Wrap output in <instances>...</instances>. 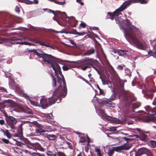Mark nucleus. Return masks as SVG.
Listing matches in <instances>:
<instances>
[{"label":"nucleus","instance_id":"bb28decb","mask_svg":"<svg viewBox=\"0 0 156 156\" xmlns=\"http://www.w3.org/2000/svg\"><path fill=\"white\" fill-rule=\"evenodd\" d=\"M36 133H37L41 134V133H44L46 131L40 128L38 129H36L35 130Z\"/></svg>","mask_w":156,"mask_h":156},{"label":"nucleus","instance_id":"052dcab7","mask_svg":"<svg viewBox=\"0 0 156 156\" xmlns=\"http://www.w3.org/2000/svg\"><path fill=\"white\" fill-rule=\"evenodd\" d=\"M119 51V49L116 50L115 49H114L112 51L113 52L115 53L118 54Z\"/></svg>","mask_w":156,"mask_h":156},{"label":"nucleus","instance_id":"864d4df0","mask_svg":"<svg viewBox=\"0 0 156 156\" xmlns=\"http://www.w3.org/2000/svg\"><path fill=\"white\" fill-rule=\"evenodd\" d=\"M81 0H76V1L77 2L80 4L81 5H84V3L83 2H81Z\"/></svg>","mask_w":156,"mask_h":156},{"label":"nucleus","instance_id":"0eeeda50","mask_svg":"<svg viewBox=\"0 0 156 156\" xmlns=\"http://www.w3.org/2000/svg\"><path fill=\"white\" fill-rule=\"evenodd\" d=\"M94 62L93 58H87L83 59L80 65L81 69L85 71L87 68H90Z\"/></svg>","mask_w":156,"mask_h":156},{"label":"nucleus","instance_id":"393cba45","mask_svg":"<svg viewBox=\"0 0 156 156\" xmlns=\"http://www.w3.org/2000/svg\"><path fill=\"white\" fill-rule=\"evenodd\" d=\"M97 60L94 59V62L93 64V65L91 66V67L92 66L94 69L96 71L99 72V70L98 69V67L97 65H95L96 62Z\"/></svg>","mask_w":156,"mask_h":156},{"label":"nucleus","instance_id":"774afa93","mask_svg":"<svg viewBox=\"0 0 156 156\" xmlns=\"http://www.w3.org/2000/svg\"><path fill=\"white\" fill-rule=\"evenodd\" d=\"M28 113L29 114H30V117H31L32 115V113L31 111L30 110L28 111Z\"/></svg>","mask_w":156,"mask_h":156},{"label":"nucleus","instance_id":"2f4dec72","mask_svg":"<svg viewBox=\"0 0 156 156\" xmlns=\"http://www.w3.org/2000/svg\"><path fill=\"white\" fill-rule=\"evenodd\" d=\"M116 128L117 127H111L109 128V130L111 132H115L116 130Z\"/></svg>","mask_w":156,"mask_h":156},{"label":"nucleus","instance_id":"7ed1b4c3","mask_svg":"<svg viewBox=\"0 0 156 156\" xmlns=\"http://www.w3.org/2000/svg\"><path fill=\"white\" fill-rule=\"evenodd\" d=\"M120 89L121 90V94L119 95V98L122 96L123 95L124 98L125 100L127 102L129 103H131V106L132 108V110L133 112L134 109L139 108V105L136 103L133 102L135 99L134 97L130 96V94L127 91L125 90L124 89V83L123 82H120Z\"/></svg>","mask_w":156,"mask_h":156},{"label":"nucleus","instance_id":"0e129e2a","mask_svg":"<svg viewBox=\"0 0 156 156\" xmlns=\"http://www.w3.org/2000/svg\"><path fill=\"white\" fill-rule=\"evenodd\" d=\"M117 69L119 70H122L123 69V66H119L117 67Z\"/></svg>","mask_w":156,"mask_h":156},{"label":"nucleus","instance_id":"ea45409f","mask_svg":"<svg viewBox=\"0 0 156 156\" xmlns=\"http://www.w3.org/2000/svg\"><path fill=\"white\" fill-rule=\"evenodd\" d=\"M24 44L29 45H35V44L33 43L26 41L24 42Z\"/></svg>","mask_w":156,"mask_h":156},{"label":"nucleus","instance_id":"4be33fe9","mask_svg":"<svg viewBox=\"0 0 156 156\" xmlns=\"http://www.w3.org/2000/svg\"><path fill=\"white\" fill-rule=\"evenodd\" d=\"M47 156H57L56 152L53 151H48L46 152Z\"/></svg>","mask_w":156,"mask_h":156},{"label":"nucleus","instance_id":"69168bd1","mask_svg":"<svg viewBox=\"0 0 156 156\" xmlns=\"http://www.w3.org/2000/svg\"><path fill=\"white\" fill-rule=\"evenodd\" d=\"M71 43L74 46H76V44L73 41L71 40Z\"/></svg>","mask_w":156,"mask_h":156},{"label":"nucleus","instance_id":"e433bc0d","mask_svg":"<svg viewBox=\"0 0 156 156\" xmlns=\"http://www.w3.org/2000/svg\"><path fill=\"white\" fill-rule=\"evenodd\" d=\"M5 107V105L3 103H0V111L1 112L2 110H1V109H3Z\"/></svg>","mask_w":156,"mask_h":156},{"label":"nucleus","instance_id":"09e8293b","mask_svg":"<svg viewBox=\"0 0 156 156\" xmlns=\"http://www.w3.org/2000/svg\"><path fill=\"white\" fill-rule=\"evenodd\" d=\"M64 71H67L69 69V68L67 66H63L62 67Z\"/></svg>","mask_w":156,"mask_h":156},{"label":"nucleus","instance_id":"39448f33","mask_svg":"<svg viewBox=\"0 0 156 156\" xmlns=\"http://www.w3.org/2000/svg\"><path fill=\"white\" fill-rule=\"evenodd\" d=\"M52 68L55 71V76L57 78V82L58 83H61L65 85L66 82L63 75L61 71V68L59 65L57 63L54 65H52Z\"/></svg>","mask_w":156,"mask_h":156},{"label":"nucleus","instance_id":"8fccbe9b","mask_svg":"<svg viewBox=\"0 0 156 156\" xmlns=\"http://www.w3.org/2000/svg\"><path fill=\"white\" fill-rule=\"evenodd\" d=\"M15 11L18 13L20 12L19 8L18 6H16L15 8Z\"/></svg>","mask_w":156,"mask_h":156},{"label":"nucleus","instance_id":"f257e3e1","mask_svg":"<svg viewBox=\"0 0 156 156\" xmlns=\"http://www.w3.org/2000/svg\"><path fill=\"white\" fill-rule=\"evenodd\" d=\"M125 22L127 27L125 32L126 39L130 43H133L137 48L144 49L143 44L136 37V35L141 33L139 29L133 25H131L132 23L129 19H126Z\"/></svg>","mask_w":156,"mask_h":156},{"label":"nucleus","instance_id":"4468645a","mask_svg":"<svg viewBox=\"0 0 156 156\" xmlns=\"http://www.w3.org/2000/svg\"><path fill=\"white\" fill-rule=\"evenodd\" d=\"M30 41L36 44H39L41 45L45 46L47 47H49V45L42 42L41 41H42L43 40L41 39H40L39 38L32 39Z\"/></svg>","mask_w":156,"mask_h":156},{"label":"nucleus","instance_id":"4c0bfd02","mask_svg":"<svg viewBox=\"0 0 156 156\" xmlns=\"http://www.w3.org/2000/svg\"><path fill=\"white\" fill-rule=\"evenodd\" d=\"M86 141V139L83 137H81L80 138V142L81 143H84Z\"/></svg>","mask_w":156,"mask_h":156},{"label":"nucleus","instance_id":"79ce46f5","mask_svg":"<svg viewBox=\"0 0 156 156\" xmlns=\"http://www.w3.org/2000/svg\"><path fill=\"white\" fill-rule=\"evenodd\" d=\"M119 51H121L123 53V55H127V54L128 51L126 50H121V49H119Z\"/></svg>","mask_w":156,"mask_h":156},{"label":"nucleus","instance_id":"680f3d73","mask_svg":"<svg viewBox=\"0 0 156 156\" xmlns=\"http://www.w3.org/2000/svg\"><path fill=\"white\" fill-rule=\"evenodd\" d=\"M91 29L93 30H98L99 29V28L97 27H93L91 28Z\"/></svg>","mask_w":156,"mask_h":156},{"label":"nucleus","instance_id":"bf43d9fd","mask_svg":"<svg viewBox=\"0 0 156 156\" xmlns=\"http://www.w3.org/2000/svg\"><path fill=\"white\" fill-rule=\"evenodd\" d=\"M114 153V151L113 150H110L108 152V154L111 155L113 154Z\"/></svg>","mask_w":156,"mask_h":156},{"label":"nucleus","instance_id":"f3484780","mask_svg":"<svg viewBox=\"0 0 156 156\" xmlns=\"http://www.w3.org/2000/svg\"><path fill=\"white\" fill-rule=\"evenodd\" d=\"M115 17L113 12H108L107 13V15L106 16L105 19H110L112 20H113L114 18V17Z\"/></svg>","mask_w":156,"mask_h":156},{"label":"nucleus","instance_id":"7c9ffc66","mask_svg":"<svg viewBox=\"0 0 156 156\" xmlns=\"http://www.w3.org/2000/svg\"><path fill=\"white\" fill-rule=\"evenodd\" d=\"M106 118L108 120L111 121H115L116 120V119L110 116H105Z\"/></svg>","mask_w":156,"mask_h":156},{"label":"nucleus","instance_id":"58836bf2","mask_svg":"<svg viewBox=\"0 0 156 156\" xmlns=\"http://www.w3.org/2000/svg\"><path fill=\"white\" fill-rule=\"evenodd\" d=\"M32 4H37L39 3V0H31Z\"/></svg>","mask_w":156,"mask_h":156},{"label":"nucleus","instance_id":"a878e982","mask_svg":"<svg viewBox=\"0 0 156 156\" xmlns=\"http://www.w3.org/2000/svg\"><path fill=\"white\" fill-rule=\"evenodd\" d=\"M1 143L2 144H10V143L9 141L7 139H5L4 138H3L1 140Z\"/></svg>","mask_w":156,"mask_h":156},{"label":"nucleus","instance_id":"5701e85b","mask_svg":"<svg viewBox=\"0 0 156 156\" xmlns=\"http://www.w3.org/2000/svg\"><path fill=\"white\" fill-rule=\"evenodd\" d=\"M97 111L98 114L101 116L104 117L105 116H106L103 110L98 109L97 110Z\"/></svg>","mask_w":156,"mask_h":156},{"label":"nucleus","instance_id":"20e7f679","mask_svg":"<svg viewBox=\"0 0 156 156\" xmlns=\"http://www.w3.org/2000/svg\"><path fill=\"white\" fill-rule=\"evenodd\" d=\"M59 85L57 88H56L55 90L53 96H55L58 99V103H59L61 100V96L64 98L66 95L67 93V89L66 87V83L65 85L63 84L62 85V83H59Z\"/></svg>","mask_w":156,"mask_h":156},{"label":"nucleus","instance_id":"603ef678","mask_svg":"<svg viewBox=\"0 0 156 156\" xmlns=\"http://www.w3.org/2000/svg\"><path fill=\"white\" fill-rule=\"evenodd\" d=\"M4 124H5L4 120L3 119H0V124L2 125H3Z\"/></svg>","mask_w":156,"mask_h":156},{"label":"nucleus","instance_id":"f8f14e48","mask_svg":"<svg viewBox=\"0 0 156 156\" xmlns=\"http://www.w3.org/2000/svg\"><path fill=\"white\" fill-rule=\"evenodd\" d=\"M40 104L42 107H47L49 106L48 99L47 98H42L40 100Z\"/></svg>","mask_w":156,"mask_h":156},{"label":"nucleus","instance_id":"49530a36","mask_svg":"<svg viewBox=\"0 0 156 156\" xmlns=\"http://www.w3.org/2000/svg\"><path fill=\"white\" fill-rule=\"evenodd\" d=\"M86 33L85 32L79 33L77 32L76 33V35H78L79 36H83Z\"/></svg>","mask_w":156,"mask_h":156},{"label":"nucleus","instance_id":"ddd939ff","mask_svg":"<svg viewBox=\"0 0 156 156\" xmlns=\"http://www.w3.org/2000/svg\"><path fill=\"white\" fill-rule=\"evenodd\" d=\"M99 102L101 105L102 106H111V105L113 104V103H112L111 102L109 101L107 99L100 100L99 101Z\"/></svg>","mask_w":156,"mask_h":156},{"label":"nucleus","instance_id":"3c124183","mask_svg":"<svg viewBox=\"0 0 156 156\" xmlns=\"http://www.w3.org/2000/svg\"><path fill=\"white\" fill-rule=\"evenodd\" d=\"M122 140L127 141H128L129 140H130V139L129 138H127L126 137H122Z\"/></svg>","mask_w":156,"mask_h":156},{"label":"nucleus","instance_id":"f704fd0d","mask_svg":"<svg viewBox=\"0 0 156 156\" xmlns=\"http://www.w3.org/2000/svg\"><path fill=\"white\" fill-rule=\"evenodd\" d=\"M116 93L114 92L113 95L111 96L110 99L112 100H115L116 97Z\"/></svg>","mask_w":156,"mask_h":156},{"label":"nucleus","instance_id":"13d9d810","mask_svg":"<svg viewBox=\"0 0 156 156\" xmlns=\"http://www.w3.org/2000/svg\"><path fill=\"white\" fill-rule=\"evenodd\" d=\"M80 78L87 83H88V81L87 80H86L84 78H83L81 77Z\"/></svg>","mask_w":156,"mask_h":156},{"label":"nucleus","instance_id":"9d476101","mask_svg":"<svg viewBox=\"0 0 156 156\" xmlns=\"http://www.w3.org/2000/svg\"><path fill=\"white\" fill-rule=\"evenodd\" d=\"M129 144L126 143L122 145L114 147L113 148V150L117 152H119L122 150H128L131 147V145H128Z\"/></svg>","mask_w":156,"mask_h":156},{"label":"nucleus","instance_id":"c85d7f7f","mask_svg":"<svg viewBox=\"0 0 156 156\" xmlns=\"http://www.w3.org/2000/svg\"><path fill=\"white\" fill-rule=\"evenodd\" d=\"M132 1L135 3H139L141 4H144V3L142 0H132Z\"/></svg>","mask_w":156,"mask_h":156},{"label":"nucleus","instance_id":"4d7b16f0","mask_svg":"<svg viewBox=\"0 0 156 156\" xmlns=\"http://www.w3.org/2000/svg\"><path fill=\"white\" fill-rule=\"evenodd\" d=\"M130 137H134L135 138H136L138 137V135H133L129 136Z\"/></svg>","mask_w":156,"mask_h":156},{"label":"nucleus","instance_id":"6ab92c4d","mask_svg":"<svg viewBox=\"0 0 156 156\" xmlns=\"http://www.w3.org/2000/svg\"><path fill=\"white\" fill-rule=\"evenodd\" d=\"M1 131L3 132L4 135L6 136L9 139L11 138L12 135L9 132L8 130L6 129L5 130H4L2 129Z\"/></svg>","mask_w":156,"mask_h":156},{"label":"nucleus","instance_id":"2eb2a0df","mask_svg":"<svg viewBox=\"0 0 156 156\" xmlns=\"http://www.w3.org/2000/svg\"><path fill=\"white\" fill-rule=\"evenodd\" d=\"M49 106L54 104L55 102L58 101V99L55 96H52L48 99Z\"/></svg>","mask_w":156,"mask_h":156},{"label":"nucleus","instance_id":"de8ad7c7","mask_svg":"<svg viewBox=\"0 0 156 156\" xmlns=\"http://www.w3.org/2000/svg\"><path fill=\"white\" fill-rule=\"evenodd\" d=\"M80 25L83 28H85L86 26V24L84 23L83 22H81Z\"/></svg>","mask_w":156,"mask_h":156},{"label":"nucleus","instance_id":"1a4fd4ad","mask_svg":"<svg viewBox=\"0 0 156 156\" xmlns=\"http://www.w3.org/2000/svg\"><path fill=\"white\" fill-rule=\"evenodd\" d=\"M129 5L128 3H123L118 9L113 12L115 17H118L119 15L121 14V12L126 9Z\"/></svg>","mask_w":156,"mask_h":156},{"label":"nucleus","instance_id":"338daca9","mask_svg":"<svg viewBox=\"0 0 156 156\" xmlns=\"http://www.w3.org/2000/svg\"><path fill=\"white\" fill-rule=\"evenodd\" d=\"M119 51L118 52V54L119 55V56H123L124 55L123 54V53L120 52Z\"/></svg>","mask_w":156,"mask_h":156},{"label":"nucleus","instance_id":"5fc2aeb1","mask_svg":"<svg viewBox=\"0 0 156 156\" xmlns=\"http://www.w3.org/2000/svg\"><path fill=\"white\" fill-rule=\"evenodd\" d=\"M99 90V94L100 95H103L104 94V91L103 90L101 89Z\"/></svg>","mask_w":156,"mask_h":156},{"label":"nucleus","instance_id":"b1692460","mask_svg":"<svg viewBox=\"0 0 156 156\" xmlns=\"http://www.w3.org/2000/svg\"><path fill=\"white\" fill-rule=\"evenodd\" d=\"M153 105H156V98L153 101ZM151 112L153 113V115H155L156 114V106L153 108L151 109Z\"/></svg>","mask_w":156,"mask_h":156},{"label":"nucleus","instance_id":"dca6fc26","mask_svg":"<svg viewBox=\"0 0 156 156\" xmlns=\"http://www.w3.org/2000/svg\"><path fill=\"white\" fill-rule=\"evenodd\" d=\"M45 137L50 140L55 141L57 138L56 136L52 134H46Z\"/></svg>","mask_w":156,"mask_h":156},{"label":"nucleus","instance_id":"c756f323","mask_svg":"<svg viewBox=\"0 0 156 156\" xmlns=\"http://www.w3.org/2000/svg\"><path fill=\"white\" fill-rule=\"evenodd\" d=\"M150 144L153 147H156V142L154 140H151L150 141Z\"/></svg>","mask_w":156,"mask_h":156},{"label":"nucleus","instance_id":"a19ab883","mask_svg":"<svg viewBox=\"0 0 156 156\" xmlns=\"http://www.w3.org/2000/svg\"><path fill=\"white\" fill-rule=\"evenodd\" d=\"M47 12H48L52 13L54 14V15L55 16V12L54 10H51L50 9H47Z\"/></svg>","mask_w":156,"mask_h":156},{"label":"nucleus","instance_id":"6e6d98bb","mask_svg":"<svg viewBox=\"0 0 156 156\" xmlns=\"http://www.w3.org/2000/svg\"><path fill=\"white\" fill-rule=\"evenodd\" d=\"M115 21H116V23L118 24L119 25L120 24V22L119 21V19L118 18L116 19Z\"/></svg>","mask_w":156,"mask_h":156},{"label":"nucleus","instance_id":"cd10ccee","mask_svg":"<svg viewBox=\"0 0 156 156\" xmlns=\"http://www.w3.org/2000/svg\"><path fill=\"white\" fill-rule=\"evenodd\" d=\"M33 156H46L45 155L39 153L33 152L31 154Z\"/></svg>","mask_w":156,"mask_h":156},{"label":"nucleus","instance_id":"e2e57ef3","mask_svg":"<svg viewBox=\"0 0 156 156\" xmlns=\"http://www.w3.org/2000/svg\"><path fill=\"white\" fill-rule=\"evenodd\" d=\"M31 51L33 52L34 53V54L37 55V53H38V52L36 51V50H33Z\"/></svg>","mask_w":156,"mask_h":156},{"label":"nucleus","instance_id":"aec40b11","mask_svg":"<svg viewBox=\"0 0 156 156\" xmlns=\"http://www.w3.org/2000/svg\"><path fill=\"white\" fill-rule=\"evenodd\" d=\"M95 51L94 48L89 49L86 51L85 52V55H89L93 54L95 53Z\"/></svg>","mask_w":156,"mask_h":156},{"label":"nucleus","instance_id":"c9c22d12","mask_svg":"<svg viewBox=\"0 0 156 156\" xmlns=\"http://www.w3.org/2000/svg\"><path fill=\"white\" fill-rule=\"evenodd\" d=\"M54 2L56 4L60 5H62L65 3V2L64 1L63 2H60L56 1H54Z\"/></svg>","mask_w":156,"mask_h":156},{"label":"nucleus","instance_id":"72a5a7b5","mask_svg":"<svg viewBox=\"0 0 156 156\" xmlns=\"http://www.w3.org/2000/svg\"><path fill=\"white\" fill-rule=\"evenodd\" d=\"M23 3H24L25 4L28 5L32 4V3L31 1L29 0H24Z\"/></svg>","mask_w":156,"mask_h":156},{"label":"nucleus","instance_id":"c03bdc74","mask_svg":"<svg viewBox=\"0 0 156 156\" xmlns=\"http://www.w3.org/2000/svg\"><path fill=\"white\" fill-rule=\"evenodd\" d=\"M77 31L76 30H73L69 32L68 33L76 35Z\"/></svg>","mask_w":156,"mask_h":156},{"label":"nucleus","instance_id":"473e14b6","mask_svg":"<svg viewBox=\"0 0 156 156\" xmlns=\"http://www.w3.org/2000/svg\"><path fill=\"white\" fill-rule=\"evenodd\" d=\"M41 51L43 52V53H40L38 52V53H37V55L40 58H42V59L43 56H44V53L43 51L41 50Z\"/></svg>","mask_w":156,"mask_h":156},{"label":"nucleus","instance_id":"9b49d317","mask_svg":"<svg viewBox=\"0 0 156 156\" xmlns=\"http://www.w3.org/2000/svg\"><path fill=\"white\" fill-rule=\"evenodd\" d=\"M144 122H147L151 120V117L148 113L143 114L140 118Z\"/></svg>","mask_w":156,"mask_h":156},{"label":"nucleus","instance_id":"a18cd8bd","mask_svg":"<svg viewBox=\"0 0 156 156\" xmlns=\"http://www.w3.org/2000/svg\"><path fill=\"white\" fill-rule=\"evenodd\" d=\"M77 156H86L84 153L82 151L80 152V153L77 155Z\"/></svg>","mask_w":156,"mask_h":156},{"label":"nucleus","instance_id":"6e6552de","mask_svg":"<svg viewBox=\"0 0 156 156\" xmlns=\"http://www.w3.org/2000/svg\"><path fill=\"white\" fill-rule=\"evenodd\" d=\"M56 58L51 55L48 54L46 53H44V55L43 56L42 61L43 62H46L48 64H51V66L52 67V65H54L57 63H54L53 62L55 61V59Z\"/></svg>","mask_w":156,"mask_h":156},{"label":"nucleus","instance_id":"37998d69","mask_svg":"<svg viewBox=\"0 0 156 156\" xmlns=\"http://www.w3.org/2000/svg\"><path fill=\"white\" fill-rule=\"evenodd\" d=\"M73 19L74 20V25L73 26L74 27H76L78 24V21L75 19V18L73 17Z\"/></svg>","mask_w":156,"mask_h":156},{"label":"nucleus","instance_id":"423d86ee","mask_svg":"<svg viewBox=\"0 0 156 156\" xmlns=\"http://www.w3.org/2000/svg\"><path fill=\"white\" fill-rule=\"evenodd\" d=\"M5 43V44L9 46L12 44H24V42H22L19 38H14L12 40L5 38H0V44Z\"/></svg>","mask_w":156,"mask_h":156},{"label":"nucleus","instance_id":"412c9836","mask_svg":"<svg viewBox=\"0 0 156 156\" xmlns=\"http://www.w3.org/2000/svg\"><path fill=\"white\" fill-rule=\"evenodd\" d=\"M22 95L23 97H24L26 99H28L31 104L33 105L34 104V101L31 100L30 97L27 94L23 93L22 94Z\"/></svg>","mask_w":156,"mask_h":156},{"label":"nucleus","instance_id":"a211bd4d","mask_svg":"<svg viewBox=\"0 0 156 156\" xmlns=\"http://www.w3.org/2000/svg\"><path fill=\"white\" fill-rule=\"evenodd\" d=\"M51 76L52 78V85L53 87H55L56 86L57 84L56 79L52 73L51 74Z\"/></svg>","mask_w":156,"mask_h":156},{"label":"nucleus","instance_id":"f03ea898","mask_svg":"<svg viewBox=\"0 0 156 156\" xmlns=\"http://www.w3.org/2000/svg\"><path fill=\"white\" fill-rule=\"evenodd\" d=\"M6 121L7 127L11 129V131L15 133V136L20 137L22 135V124L19 125L17 128L15 126L17 122V120L14 117L12 116L8 117L6 119Z\"/></svg>","mask_w":156,"mask_h":156}]
</instances>
